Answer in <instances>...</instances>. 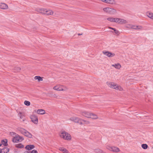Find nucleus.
<instances>
[{
  "label": "nucleus",
  "mask_w": 153,
  "mask_h": 153,
  "mask_svg": "<svg viewBox=\"0 0 153 153\" xmlns=\"http://www.w3.org/2000/svg\"><path fill=\"white\" fill-rule=\"evenodd\" d=\"M64 149L65 148L63 147H60L59 148V150L63 152Z\"/></svg>",
  "instance_id": "43"
},
{
  "label": "nucleus",
  "mask_w": 153,
  "mask_h": 153,
  "mask_svg": "<svg viewBox=\"0 0 153 153\" xmlns=\"http://www.w3.org/2000/svg\"><path fill=\"white\" fill-rule=\"evenodd\" d=\"M60 137L63 139L69 140L71 139V137L68 133L65 131L62 132L59 134Z\"/></svg>",
  "instance_id": "2"
},
{
  "label": "nucleus",
  "mask_w": 153,
  "mask_h": 153,
  "mask_svg": "<svg viewBox=\"0 0 153 153\" xmlns=\"http://www.w3.org/2000/svg\"><path fill=\"white\" fill-rule=\"evenodd\" d=\"M141 147L143 149H146L147 148L148 146L146 144H142Z\"/></svg>",
  "instance_id": "31"
},
{
  "label": "nucleus",
  "mask_w": 153,
  "mask_h": 153,
  "mask_svg": "<svg viewBox=\"0 0 153 153\" xmlns=\"http://www.w3.org/2000/svg\"><path fill=\"white\" fill-rule=\"evenodd\" d=\"M91 113L86 111H82L81 112V114L86 117L90 118Z\"/></svg>",
  "instance_id": "11"
},
{
  "label": "nucleus",
  "mask_w": 153,
  "mask_h": 153,
  "mask_svg": "<svg viewBox=\"0 0 153 153\" xmlns=\"http://www.w3.org/2000/svg\"><path fill=\"white\" fill-rule=\"evenodd\" d=\"M16 147L17 148H22L24 147V146L22 144L19 143L16 144Z\"/></svg>",
  "instance_id": "27"
},
{
  "label": "nucleus",
  "mask_w": 153,
  "mask_h": 153,
  "mask_svg": "<svg viewBox=\"0 0 153 153\" xmlns=\"http://www.w3.org/2000/svg\"><path fill=\"white\" fill-rule=\"evenodd\" d=\"M107 83L108 86L110 88L117 89V87L118 85H117L114 83L111 82H108Z\"/></svg>",
  "instance_id": "8"
},
{
  "label": "nucleus",
  "mask_w": 153,
  "mask_h": 153,
  "mask_svg": "<svg viewBox=\"0 0 153 153\" xmlns=\"http://www.w3.org/2000/svg\"><path fill=\"white\" fill-rule=\"evenodd\" d=\"M90 117V118L94 119H97L98 117L97 115L91 113Z\"/></svg>",
  "instance_id": "24"
},
{
  "label": "nucleus",
  "mask_w": 153,
  "mask_h": 153,
  "mask_svg": "<svg viewBox=\"0 0 153 153\" xmlns=\"http://www.w3.org/2000/svg\"><path fill=\"white\" fill-rule=\"evenodd\" d=\"M31 153H38V152L36 150L34 149L31 151Z\"/></svg>",
  "instance_id": "41"
},
{
  "label": "nucleus",
  "mask_w": 153,
  "mask_h": 153,
  "mask_svg": "<svg viewBox=\"0 0 153 153\" xmlns=\"http://www.w3.org/2000/svg\"><path fill=\"white\" fill-rule=\"evenodd\" d=\"M24 104L27 106H29L30 105V102L28 101L25 100L24 102Z\"/></svg>",
  "instance_id": "33"
},
{
  "label": "nucleus",
  "mask_w": 153,
  "mask_h": 153,
  "mask_svg": "<svg viewBox=\"0 0 153 153\" xmlns=\"http://www.w3.org/2000/svg\"><path fill=\"white\" fill-rule=\"evenodd\" d=\"M116 18L109 17L107 18V20L112 22H116Z\"/></svg>",
  "instance_id": "22"
},
{
  "label": "nucleus",
  "mask_w": 153,
  "mask_h": 153,
  "mask_svg": "<svg viewBox=\"0 0 153 153\" xmlns=\"http://www.w3.org/2000/svg\"><path fill=\"white\" fill-rule=\"evenodd\" d=\"M1 143V144L4 145V146H6L7 145V140L6 139L2 140Z\"/></svg>",
  "instance_id": "26"
},
{
  "label": "nucleus",
  "mask_w": 153,
  "mask_h": 153,
  "mask_svg": "<svg viewBox=\"0 0 153 153\" xmlns=\"http://www.w3.org/2000/svg\"><path fill=\"white\" fill-rule=\"evenodd\" d=\"M132 25L130 24H128L126 25V27L130 29H131Z\"/></svg>",
  "instance_id": "34"
},
{
  "label": "nucleus",
  "mask_w": 153,
  "mask_h": 153,
  "mask_svg": "<svg viewBox=\"0 0 153 153\" xmlns=\"http://www.w3.org/2000/svg\"><path fill=\"white\" fill-rule=\"evenodd\" d=\"M35 147V146L33 145H27L25 147V149L27 150H30L34 149Z\"/></svg>",
  "instance_id": "14"
},
{
  "label": "nucleus",
  "mask_w": 153,
  "mask_h": 153,
  "mask_svg": "<svg viewBox=\"0 0 153 153\" xmlns=\"http://www.w3.org/2000/svg\"><path fill=\"white\" fill-rule=\"evenodd\" d=\"M103 10L105 12L109 14H114L116 13V10L112 8L107 7L104 8Z\"/></svg>",
  "instance_id": "3"
},
{
  "label": "nucleus",
  "mask_w": 153,
  "mask_h": 153,
  "mask_svg": "<svg viewBox=\"0 0 153 153\" xmlns=\"http://www.w3.org/2000/svg\"><path fill=\"white\" fill-rule=\"evenodd\" d=\"M117 90H119L120 91H122L123 90V88L120 86H118L117 87Z\"/></svg>",
  "instance_id": "38"
},
{
  "label": "nucleus",
  "mask_w": 153,
  "mask_h": 153,
  "mask_svg": "<svg viewBox=\"0 0 153 153\" xmlns=\"http://www.w3.org/2000/svg\"><path fill=\"white\" fill-rule=\"evenodd\" d=\"M75 117H71L70 118V120L74 122Z\"/></svg>",
  "instance_id": "42"
},
{
  "label": "nucleus",
  "mask_w": 153,
  "mask_h": 153,
  "mask_svg": "<svg viewBox=\"0 0 153 153\" xmlns=\"http://www.w3.org/2000/svg\"><path fill=\"white\" fill-rule=\"evenodd\" d=\"M46 10L45 9H40L39 10L38 12L42 14H45Z\"/></svg>",
  "instance_id": "25"
},
{
  "label": "nucleus",
  "mask_w": 153,
  "mask_h": 153,
  "mask_svg": "<svg viewBox=\"0 0 153 153\" xmlns=\"http://www.w3.org/2000/svg\"><path fill=\"white\" fill-rule=\"evenodd\" d=\"M14 69L16 70V71L18 72L20 70L21 68L19 67H15Z\"/></svg>",
  "instance_id": "37"
},
{
  "label": "nucleus",
  "mask_w": 153,
  "mask_h": 153,
  "mask_svg": "<svg viewBox=\"0 0 153 153\" xmlns=\"http://www.w3.org/2000/svg\"><path fill=\"white\" fill-rule=\"evenodd\" d=\"M102 53L104 55L107 56L108 57H112L115 55L114 53L106 51H103Z\"/></svg>",
  "instance_id": "7"
},
{
  "label": "nucleus",
  "mask_w": 153,
  "mask_h": 153,
  "mask_svg": "<svg viewBox=\"0 0 153 153\" xmlns=\"http://www.w3.org/2000/svg\"><path fill=\"white\" fill-rule=\"evenodd\" d=\"M37 113L38 114H43L45 113V111L42 109H39L37 111Z\"/></svg>",
  "instance_id": "18"
},
{
  "label": "nucleus",
  "mask_w": 153,
  "mask_h": 153,
  "mask_svg": "<svg viewBox=\"0 0 153 153\" xmlns=\"http://www.w3.org/2000/svg\"><path fill=\"white\" fill-rule=\"evenodd\" d=\"M116 22L120 24H125L128 23L127 21L124 19L116 18Z\"/></svg>",
  "instance_id": "6"
},
{
  "label": "nucleus",
  "mask_w": 153,
  "mask_h": 153,
  "mask_svg": "<svg viewBox=\"0 0 153 153\" xmlns=\"http://www.w3.org/2000/svg\"><path fill=\"white\" fill-rule=\"evenodd\" d=\"M143 28V27L140 25H132L131 29L134 30H141Z\"/></svg>",
  "instance_id": "12"
},
{
  "label": "nucleus",
  "mask_w": 153,
  "mask_h": 153,
  "mask_svg": "<svg viewBox=\"0 0 153 153\" xmlns=\"http://www.w3.org/2000/svg\"><path fill=\"white\" fill-rule=\"evenodd\" d=\"M81 35V34H78V35Z\"/></svg>",
  "instance_id": "44"
},
{
  "label": "nucleus",
  "mask_w": 153,
  "mask_h": 153,
  "mask_svg": "<svg viewBox=\"0 0 153 153\" xmlns=\"http://www.w3.org/2000/svg\"><path fill=\"white\" fill-rule=\"evenodd\" d=\"M97 151H98L97 152L98 153H105L104 152L100 149H98L97 150Z\"/></svg>",
  "instance_id": "39"
},
{
  "label": "nucleus",
  "mask_w": 153,
  "mask_h": 153,
  "mask_svg": "<svg viewBox=\"0 0 153 153\" xmlns=\"http://www.w3.org/2000/svg\"><path fill=\"white\" fill-rule=\"evenodd\" d=\"M30 118L32 122L35 124H37L38 123V119L37 117L34 114H32L30 116Z\"/></svg>",
  "instance_id": "5"
},
{
  "label": "nucleus",
  "mask_w": 153,
  "mask_h": 153,
  "mask_svg": "<svg viewBox=\"0 0 153 153\" xmlns=\"http://www.w3.org/2000/svg\"><path fill=\"white\" fill-rule=\"evenodd\" d=\"M109 28L113 30H114V33H115L116 34H117V35H118L120 34V33L119 31L118 30H116L115 28H113L112 27H109Z\"/></svg>",
  "instance_id": "23"
},
{
  "label": "nucleus",
  "mask_w": 153,
  "mask_h": 153,
  "mask_svg": "<svg viewBox=\"0 0 153 153\" xmlns=\"http://www.w3.org/2000/svg\"><path fill=\"white\" fill-rule=\"evenodd\" d=\"M54 16L57 17L58 16H59V13L58 12H55L54 13Z\"/></svg>",
  "instance_id": "36"
},
{
  "label": "nucleus",
  "mask_w": 153,
  "mask_h": 153,
  "mask_svg": "<svg viewBox=\"0 0 153 153\" xmlns=\"http://www.w3.org/2000/svg\"><path fill=\"white\" fill-rule=\"evenodd\" d=\"M74 119V122L75 123H78L81 125L83 124V123L81 121V119L75 117Z\"/></svg>",
  "instance_id": "15"
},
{
  "label": "nucleus",
  "mask_w": 153,
  "mask_h": 153,
  "mask_svg": "<svg viewBox=\"0 0 153 153\" xmlns=\"http://www.w3.org/2000/svg\"><path fill=\"white\" fill-rule=\"evenodd\" d=\"M9 149L7 147H4L2 149H0V153H8Z\"/></svg>",
  "instance_id": "13"
},
{
  "label": "nucleus",
  "mask_w": 153,
  "mask_h": 153,
  "mask_svg": "<svg viewBox=\"0 0 153 153\" xmlns=\"http://www.w3.org/2000/svg\"><path fill=\"white\" fill-rule=\"evenodd\" d=\"M35 79H37L38 81H42L43 79L42 77L39 76H36L35 77Z\"/></svg>",
  "instance_id": "29"
},
{
  "label": "nucleus",
  "mask_w": 153,
  "mask_h": 153,
  "mask_svg": "<svg viewBox=\"0 0 153 153\" xmlns=\"http://www.w3.org/2000/svg\"><path fill=\"white\" fill-rule=\"evenodd\" d=\"M17 135V134L14 132H12L10 133V135L13 137H14L15 136H16Z\"/></svg>",
  "instance_id": "32"
},
{
  "label": "nucleus",
  "mask_w": 153,
  "mask_h": 153,
  "mask_svg": "<svg viewBox=\"0 0 153 153\" xmlns=\"http://www.w3.org/2000/svg\"><path fill=\"white\" fill-rule=\"evenodd\" d=\"M53 89L55 90L61 91H64L65 89L63 88V87L61 85H58L54 86Z\"/></svg>",
  "instance_id": "10"
},
{
  "label": "nucleus",
  "mask_w": 153,
  "mask_h": 153,
  "mask_svg": "<svg viewBox=\"0 0 153 153\" xmlns=\"http://www.w3.org/2000/svg\"><path fill=\"white\" fill-rule=\"evenodd\" d=\"M19 116L20 117V118L22 121H24L25 120V119L24 117V116L22 113L20 112L19 113Z\"/></svg>",
  "instance_id": "19"
},
{
  "label": "nucleus",
  "mask_w": 153,
  "mask_h": 153,
  "mask_svg": "<svg viewBox=\"0 0 153 153\" xmlns=\"http://www.w3.org/2000/svg\"><path fill=\"white\" fill-rule=\"evenodd\" d=\"M45 14L47 15H52L53 14V12L51 10H47L46 9V11H45Z\"/></svg>",
  "instance_id": "17"
},
{
  "label": "nucleus",
  "mask_w": 153,
  "mask_h": 153,
  "mask_svg": "<svg viewBox=\"0 0 153 153\" xmlns=\"http://www.w3.org/2000/svg\"><path fill=\"white\" fill-rule=\"evenodd\" d=\"M81 121L83 123V124H90V122L88 120H85L81 119Z\"/></svg>",
  "instance_id": "28"
},
{
  "label": "nucleus",
  "mask_w": 153,
  "mask_h": 153,
  "mask_svg": "<svg viewBox=\"0 0 153 153\" xmlns=\"http://www.w3.org/2000/svg\"><path fill=\"white\" fill-rule=\"evenodd\" d=\"M152 148H153V147Z\"/></svg>",
  "instance_id": "45"
},
{
  "label": "nucleus",
  "mask_w": 153,
  "mask_h": 153,
  "mask_svg": "<svg viewBox=\"0 0 153 153\" xmlns=\"http://www.w3.org/2000/svg\"><path fill=\"white\" fill-rule=\"evenodd\" d=\"M62 152L63 153H68V150L65 148L64 149Z\"/></svg>",
  "instance_id": "40"
},
{
  "label": "nucleus",
  "mask_w": 153,
  "mask_h": 153,
  "mask_svg": "<svg viewBox=\"0 0 153 153\" xmlns=\"http://www.w3.org/2000/svg\"><path fill=\"white\" fill-rule=\"evenodd\" d=\"M111 66L115 67L116 68L118 69H120L121 67V65L119 63L113 64L111 65Z\"/></svg>",
  "instance_id": "21"
},
{
  "label": "nucleus",
  "mask_w": 153,
  "mask_h": 153,
  "mask_svg": "<svg viewBox=\"0 0 153 153\" xmlns=\"http://www.w3.org/2000/svg\"><path fill=\"white\" fill-rule=\"evenodd\" d=\"M147 16L148 17L152 19H153V14L151 13H147Z\"/></svg>",
  "instance_id": "30"
},
{
  "label": "nucleus",
  "mask_w": 153,
  "mask_h": 153,
  "mask_svg": "<svg viewBox=\"0 0 153 153\" xmlns=\"http://www.w3.org/2000/svg\"><path fill=\"white\" fill-rule=\"evenodd\" d=\"M8 8V5L4 3L0 2V9L3 10H7Z\"/></svg>",
  "instance_id": "9"
},
{
  "label": "nucleus",
  "mask_w": 153,
  "mask_h": 153,
  "mask_svg": "<svg viewBox=\"0 0 153 153\" xmlns=\"http://www.w3.org/2000/svg\"><path fill=\"white\" fill-rule=\"evenodd\" d=\"M106 3L111 4H115L116 1L114 0H107Z\"/></svg>",
  "instance_id": "20"
},
{
  "label": "nucleus",
  "mask_w": 153,
  "mask_h": 153,
  "mask_svg": "<svg viewBox=\"0 0 153 153\" xmlns=\"http://www.w3.org/2000/svg\"><path fill=\"white\" fill-rule=\"evenodd\" d=\"M111 151L115 152H117L120 151V150L119 148L115 146H112Z\"/></svg>",
  "instance_id": "16"
},
{
  "label": "nucleus",
  "mask_w": 153,
  "mask_h": 153,
  "mask_svg": "<svg viewBox=\"0 0 153 153\" xmlns=\"http://www.w3.org/2000/svg\"><path fill=\"white\" fill-rule=\"evenodd\" d=\"M24 139L22 137L17 134L16 136L13 137L12 141L14 143H18L22 141Z\"/></svg>",
  "instance_id": "4"
},
{
  "label": "nucleus",
  "mask_w": 153,
  "mask_h": 153,
  "mask_svg": "<svg viewBox=\"0 0 153 153\" xmlns=\"http://www.w3.org/2000/svg\"><path fill=\"white\" fill-rule=\"evenodd\" d=\"M18 130L26 137L30 138L32 137V134L25 129L22 128H19Z\"/></svg>",
  "instance_id": "1"
},
{
  "label": "nucleus",
  "mask_w": 153,
  "mask_h": 153,
  "mask_svg": "<svg viewBox=\"0 0 153 153\" xmlns=\"http://www.w3.org/2000/svg\"><path fill=\"white\" fill-rule=\"evenodd\" d=\"M112 146H106V148L107 149L111 151L112 150Z\"/></svg>",
  "instance_id": "35"
}]
</instances>
